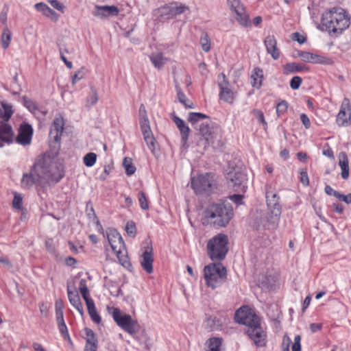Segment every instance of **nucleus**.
Segmentation results:
<instances>
[{
    "label": "nucleus",
    "instance_id": "1",
    "mask_svg": "<svg viewBox=\"0 0 351 351\" xmlns=\"http://www.w3.org/2000/svg\"><path fill=\"white\" fill-rule=\"evenodd\" d=\"M64 176L63 165L49 156L38 157L29 173H24L21 186L27 189L34 184L41 185L45 180L49 184H56Z\"/></svg>",
    "mask_w": 351,
    "mask_h": 351
},
{
    "label": "nucleus",
    "instance_id": "2",
    "mask_svg": "<svg viewBox=\"0 0 351 351\" xmlns=\"http://www.w3.org/2000/svg\"><path fill=\"white\" fill-rule=\"evenodd\" d=\"M322 24L330 34L339 35L349 27L350 19L344 9L335 7L322 14Z\"/></svg>",
    "mask_w": 351,
    "mask_h": 351
},
{
    "label": "nucleus",
    "instance_id": "3",
    "mask_svg": "<svg viewBox=\"0 0 351 351\" xmlns=\"http://www.w3.org/2000/svg\"><path fill=\"white\" fill-rule=\"evenodd\" d=\"M234 216L233 209L223 202L212 204L204 212L202 218L204 226L213 224L219 227H226Z\"/></svg>",
    "mask_w": 351,
    "mask_h": 351
},
{
    "label": "nucleus",
    "instance_id": "4",
    "mask_svg": "<svg viewBox=\"0 0 351 351\" xmlns=\"http://www.w3.org/2000/svg\"><path fill=\"white\" fill-rule=\"evenodd\" d=\"M106 237L119 263L126 268L130 267L131 263L128 256V251L119 232L114 228L108 229L106 230Z\"/></svg>",
    "mask_w": 351,
    "mask_h": 351
},
{
    "label": "nucleus",
    "instance_id": "5",
    "mask_svg": "<svg viewBox=\"0 0 351 351\" xmlns=\"http://www.w3.org/2000/svg\"><path fill=\"white\" fill-rule=\"evenodd\" d=\"M227 278V269L221 263H210L204 267V278L207 287L213 289L220 287Z\"/></svg>",
    "mask_w": 351,
    "mask_h": 351
},
{
    "label": "nucleus",
    "instance_id": "6",
    "mask_svg": "<svg viewBox=\"0 0 351 351\" xmlns=\"http://www.w3.org/2000/svg\"><path fill=\"white\" fill-rule=\"evenodd\" d=\"M228 237L219 234L210 239L207 243L208 254L213 261L223 260L228 252Z\"/></svg>",
    "mask_w": 351,
    "mask_h": 351
},
{
    "label": "nucleus",
    "instance_id": "7",
    "mask_svg": "<svg viewBox=\"0 0 351 351\" xmlns=\"http://www.w3.org/2000/svg\"><path fill=\"white\" fill-rule=\"evenodd\" d=\"M191 185L196 194L211 193L216 189L215 175L211 173L199 174L191 178Z\"/></svg>",
    "mask_w": 351,
    "mask_h": 351
},
{
    "label": "nucleus",
    "instance_id": "8",
    "mask_svg": "<svg viewBox=\"0 0 351 351\" xmlns=\"http://www.w3.org/2000/svg\"><path fill=\"white\" fill-rule=\"evenodd\" d=\"M112 314L117 324L128 334L134 335L138 331V322L133 319L130 315L123 314L117 308H113Z\"/></svg>",
    "mask_w": 351,
    "mask_h": 351
},
{
    "label": "nucleus",
    "instance_id": "9",
    "mask_svg": "<svg viewBox=\"0 0 351 351\" xmlns=\"http://www.w3.org/2000/svg\"><path fill=\"white\" fill-rule=\"evenodd\" d=\"M217 80L219 88V99L228 104H233L237 96V92L234 91L232 88L226 75L223 73H221L218 75Z\"/></svg>",
    "mask_w": 351,
    "mask_h": 351
},
{
    "label": "nucleus",
    "instance_id": "10",
    "mask_svg": "<svg viewBox=\"0 0 351 351\" xmlns=\"http://www.w3.org/2000/svg\"><path fill=\"white\" fill-rule=\"evenodd\" d=\"M234 319L237 323L245 325L247 328L261 322L254 310L247 306H243L236 311Z\"/></svg>",
    "mask_w": 351,
    "mask_h": 351
},
{
    "label": "nucleus",
    "instance_id": "11",
    "mask_svg": "<svg viewBox=\"0 0 351 351\" xmlns=\"http://www.w3.org/2000/svg\"><path fill=\"white\" fill-rule=\"evenodd\" d=\"M189 10V7L184 4L178 1H172L169 4H166L159 8L158 9V12L161 16H166L167 19H171Z\"/></svg>",
    "mask_w": 351,
    "mask_h": 351
},
{
    "label": "nucleus",
    "instance_id": "12",
    "mask_svg": "<svg viewBox=\"0 0 351 351\" xmlns=\"http://www.w3.org/2000/svg\"><path fill=\"white\" fill-rule=\"evenodd\" d=\"M335 121L339 127H348L351 125V104L348 98L345 97L343 99Z\"/></svg>",
    "mask_w": 351,
    "mask_h": 351
},
{
    "label": "nucleus",
    "instance_id": "13",
    "mask_svg": "<svg viewBox=\"0 0 351 351\" xmlns=\"http://www.w3.org/2000/svg\"><path fill=\"white\" fill-rule=\"evenodd\" d=\"M246 333L256 346L262 347L265 346L267 333L261 326V322L250 328H247Z\"/></svg>",
    "mask_w": 351,
    "mask_h": 351
},
{
    "label": "nucleus",
    "instance_id": "14",
    "mask_svg": "<svg viewBox=\"0 0 351 351\" xmlns=\"http://www.w3.org/2000/svg\"><path fill=\"white\" fill-rule=\"evenodd\" d=\"M139 124L143 138L152 151L155 149L156 140L150 128L148 117L139 118Z\"/></svg>",
    "mask_w": 351,
    "mask_h": 351
},
{
    "label": "nucleus",
    "instance_id": "15",
    "mask_svg": "<svg viewBox=\"0 0 351 351\" xmlns=\"http://www.w3.org/2000/svg\"><path fill=\"white\" fill-rule=\"evenodd\" d=\"M64 121L61 115L56 116L50 127L49 138L60 145L64 130Z\"/></svg>",
    "mask_w": 351,
    "mask_h": 351
},
{
    "label": "nucleus",
    "instance_id": "16",
    "mask_svg": "<svg viewBox=\"0 0 351 351\" xmlns=\"http://www.w3.org/2000/svg\"><path fill=\"white\" fill-rule=\"evenodd\" d=\"M32 136L33 128L32 125L27 123H23L19 128L16 142L23 146L29 145L32 143Z\"/></svg>",
    "mask_w": 351,
    "mask_h": 351
},
{
    "label": "nucleus",
    "instance_id": "17",
    "mask_svg": "<svg viewBox=\"0 0 351 351\" xmlns=\"http://www.w3.org/2000/svg\"><path fill=\"white\" fill-rule=\"evenodd\" d=\"M298 56L302 61L324 65H330L333 64L331 58L322 56L308 51H300L298 53Z\"/></svg>",
    "mask_w": 351,
    "mask_h": 351
},
{
    "label": "nucleus",
    "instance_id": "18",
    "mask_svg": "<svg viewBox=\"0 0 351 351\" xmlns=\"http://www.w3.org/2000/svg\"><path fill=\"white\" fill-rule=\"evenodd\" d=\"M227 180L234 191H238L245 180V175L240 170L233 169L227 173Z\"/></svg>",
    "mask_w": 351,
    "mask_h": 351
},
{
    "label": "nucleus",
    "instance_id": "19",
    "mask_svg": "<svg viewBox=\"0 0 351 351\" xmlns=\"http://www.w3.org/2000/svg\"><path fill=\"white\" fill-rule=\"evenodd\" d=\"M83 337L86 340V344L84 351H97L98 346V340L94 331L89 328H85L83 330Z\"/></svg>",
    "mask_w": 351,
    "mask_h": 351
},
{
    "label": "nucleus",
    "instance_id": "20",
    "mask_svg": "<svg viewBox=\"0 0 351 351\" xmlns=\"http://www.w3.org/2000/svg\"><path fill=\"white\" fill-rule=\"evenodd\" d=\"M154 254L152 246H147L141 256V265L147 274L153 272Z\"/></svg>",
    "mask_w": 351,
    "mask_h": 351
},
{
    "label": "nucleus",
    "instance_id": "21",
    "mask_svg": "<svg viewBox=\"0 0 351 351\" xmlns=\"http://www.w3.org/2000/svg\"><path fill=\"white\" fill-rule=\"evenodd\" d=\"M264 45L267 52L271 55L274 60H278L280 58V51L278 47L277 40L274 35L266 36L264 40Z\"/></svg>",
    "mask_w": 351,
    "mask_h": 351
},
{
    "label": "nucleus",
    "instance_id": "22",
    "mask_svg": "<svg viewBox=\"0 0 351 351\" xmlns=\"http://www.w3.org/2000/svg\"><path fill=\"white\" fill-rule=\"evenodd\" d=\"M93 15L100 18L116 16L119 13V9L115 5H95Z\"/></svg>",
    "mask_w": 351,
    "mask_h": 351
},
{
    "label": "nucleus",
    "instance_id": "23",
    "mask_svg": "<svg viewBox=\"0 0 351 351\" xmlns=\"http://www.w3.org/2000/svg\"><path fill=\"white\" fill-rule=\"evenodd\" d=\"M14 140L12 126L6 121H0V141L4 143H12Z\"/></svg>",
    "mask_w": 351,
    "mask_h": 351
},
{
    "label": "nucleus",
    "instance_id": "24",
    "mask_svg": "<svg viewBox=\"0 0 351 351\" xmlns=\"http://www.w3.org/2000/svg\"><path fill=\"white\" fill-rule=\"evenodd\" d=\"M199 134L204 137L208 144H213L216 138V133L208 123H202L199 125Z\"/></svg>",
    "mask_w": 351,
    "mask_h": 351
},
{
    "label": "nucleus",
    "instance_id": "25",
    "mask_svg": "<svg viewBox=\"0 0 351 351\" xmlns=\"http://www.w3.org/2000/svg\"><path fill=\"white\" fill-rule=\"evenodd\" d=\"M308 66L302 63L291 62L285 64L282 67V71L285 75L298 73L302 71H308Z\"/></svg>",
    "mask_w": 351,
    "mask_h": 351
},
{
    "label": "nucleus",
    "instance_id": "26",
    "mask_svg": "<svg viewBox=\"0 0 351 351\" xmlns=\"http://www.w3.org/2000/svg\"><path fill=\"white\" fill-rule=\"evenodd\" d=\"M250 78L252 87L256 89L261 88L264 79L263 71L259 67L254 68Z\"/></svg>",
    "mask_w": 351,
    "mask_h": 351
},
{
    "label": "nucleus",
    "instance_id": "27",
    "mask_svg": "<svg viewBox=\"0 0 351 351\" xmlns=\"http://www.w3.org/2000/svg\"><path fill=\"white\" fill-rule=\"evenodd\" d=\"M173 121L176 125V126L178 128L182 140L184 143H186L189 138V136L190 134V129L189 126L184 123V121L179 118L178 117L174 115L173 117Z\"/></svg>",
    "mask_w": 351,
    "mask_h": 351
},
{
    "label": "nucleus",
    "instance_id": "28",
    "mask_svg": "<svg viewBox=\"0 0 351 351\" xmlns=\"http://www.w3.org/2000/svg\"><path fill=\"white\" fill-rule=\"evenodd\" d=\"M234 14L235 19L240 25L247 28L252 26V22L249 14L245 10V8L239 9L237 12H234Z\"/></svg>",
    "mask_w": 351,
    "mask_h": 351
},
{
    "label": "nucleus",
    "instance_id": "29",
    "mask_svg": "<svg viewBox=\"0 0 351 351\" xmlns=\"http://www.w3.org/2000/svg\"><path fill=\"white\" fill-rule=\"evenodd\" d=\"M339 165L341 169V178L346 180L349 177V161L345 152H341L339 156Z\"/></svg>",
    "mask_w": 351,
    "mask_h": 351
},
{
    "label": "nucleus",
    "instance_id": "30",
    "mask_svg": "<svg viewBox=\"0 0 351 351\" xmlns=\"http://www.w3.org/2000/svg\"><path fill=\"white\" fill-rule=\"evenodd\" d=\"M85 302L87 306L88 313L92 321L97 324H99L101 322V317L99 315V313L97 312L93 300H89L88 301H86Z\"/></svg>",
    "mask_w": 351,
    "mask_h": 351
},
{
    "label": "nucleus",
    "instance_id": "31",
    "mask_svg": "<svg viewBox=\"0 0 351 351\" xmlns=\"http://www.w3.org/2000/svg\"><path fill=\"white\" fill-rule=\"evenodd\" d=\"M149 59L154 67L158 69H162L168 61V58L162 53H153L149 56Z\"/></svg>",
    "mask_w": 351,
    "mask_h": 351
},
{
    "label": "nucleus",
    "instance_id": "32",
    "mask_svg": "<svg viewBox=\"0 0 351 351\" xmlns=\"http://www.w3.org/2000/svg\"><path fill=\"white\" fill-rule=\"evenodd\" d=\"M68 299L71 304L78 311V313L83 316L84 315V307L81 302L80 295L78 293H71L68 295Z\"/></svg>",
    "mask_w": 351,
    "mask_h": 351
},
{
    "label": "nucleus",
    "instance_id": "33",
    "mask_svg": "<svg viewBox=\"0 0 351 351\" xmlns=\"http://www.w3.org/2000/svg\"><path fill=\"white\" fill-rule=\"evenodd\" d=\"M176 89L177 91V97L179 101L186 108H193L194 104L192 101L189 100L185 95V94L181 90V88L179 86H176Z\"/></svg>",
    "mask_w": 351,
    "mask_h": 351
},
{
    "label": "nucleus",
    "instance_id": "34",
    "mask_svg": "<svg viewBox=\"0 0 351 351\" xmlns=\"http://www.w3.org/2000/svg\"><path fill=\"white\" fill-rule=\"evenodd\" d=\"M79 291L85 302L89 300H92L90 296L89 290L88 289L87 281L85 278H82L80 280Z\"/></svg>",
    "mask_w": 351,
    "mask_h": 351
},
{
    "label": "nucleus",
    "instance_id": "35",
    "mask_svg": "<svg viewBox=\"0 0 351 351\" xmlns=\"http://www.w3.org/2000/svg\"><path fill=\"white\" fill-rule=\"evenodd\" d=\"M11 39H12L11 32L8 28V27H4L2 34H1V45L4 49H6L8 48V47L10 44V42H11Z\"/></svg>",
    "mask_w": 351,
    "mask_h": 351
},
{
    "label": "nucleus",
    "instance_id": "36",
    "mask_svg": "<svg viewBox=\"0 0 351 351\" xmlns=\"http://www.w3.org/2000/svg\"><path fill=\"white\" fill-rule=\"evenodd\" d=\"M222 344V339L219 337H212L208 341V350L213 351H220Z\"/></svg>",
    "mask_w": 351,
    "mask_h": 351
},
{
    "label": "nucleus",
    "instance_id": "37",
    "mask_svg": "<svg viewBox=\"0 0 351 351\" xmlns=\"http://www.w3.org/2000/svg\"><path fill=\"white\" fill-rule=\"evenodd\" d=\"M123 165L125 167V173L128 176H131L135 173L136 167L132 164V160L130 158H125L123 159Z\"/></svg>",
    "mask_w": 351,
    "mask_h": 351
},
{
    "label": "nucleus",
    "instance_id": "38",
    "mask_svg": "<svg viewBox=\"0 0 351 351\" xmlns=\"http://www.w3.org/2000/svg\"><path fill=\"white\" fill-rule=\"evenodd\" d=\"M207 118H208L207 115L201 112H190L188 120L192 125H194L198 121Z\"/></svg>",
    "mask_w": 351,
    "mask_h": 351
},
{
    "label": "nucleus",
    "instance_id": "39",
    "mask_svg": "<svg viewBox=\"0 0 351 351\" xmlns=\"http://www.w3.org/2000/svg\"><path fill=\"white\" fill-rule=\"evenodd\" d=\"M96 160L97 155L93 152L86 154L83 158L84 163L88 167H93L95 164Z\"/></svg>",
    "mask_w": 351,
    "mask_h": 351
},
{
    "label": "nucleus",
    "instance_id": "40",
    "mask_svg": "<svg viewBox=\"0 0 351 351\" xmlns=\"http://www.w3.org/2000/svg\"><path fill=\"white\" fill-rule=\"evenodd\" d=\"M200 44L203 51L208 52L210 50V40L208 35L205 33L200 38Z\"/></svg>",
    "mask_w": 351,
    "mask_h": 351
},
{
    "label": "nucleus",
    "instance_id": "41",
    "mask_svg": "<svg viewBox=\"0 0 351 351\" xmlns=\"http://www.w3.org/2000/svg\"><path fill=\"white\" fill-rule=\"evenodd\" d=\"M59 331L65 340L71 341L65 322L57 324Z\"/></svg>",
    "mask_w": 351,
    "mask_h": 351
},
{
    "label": "nucleus",
    "instance_id": "42",
    "mask_svg": "<svg viewBox=\"0 0 351 351\" xmlns=\"http://www.w3.org/2000/svg\"><path fill=\"white\" fill-rule=\"evenodd\" d=\"M138 202H139L141 208L143 210H148L149 208V203H148L147 197L145 195V193L143 191H140L138 193Z\"/></svg>",
    "mask_w": 351,
    "mask_h": 351
},
{
    "label": "nucleus",
    "instance_id": "43",
    "mask_svg": "<svg viewBox=\"0 0 351 351\" xmlns=\"http://www.w3.org/2000/svg\"><path fill=\"white\" fill-rule=\"evenodd\" d=\"M228 4L232 12L234 13L240 9H243L244 5L241 3L240 0H227Z\"/></svg>",
    "mask_w": 351,
    "mask_h": 351
},
{
    "label": "nucleus",
    "instance_id": "44",
    "mask_svg": "<svg viewBox=\"0 0 351 351\" xmlns=\"http://www.w3.org/2000/svg\"><path fill=\"white\" fill-rule=\"evenodd\" d=\"M125 231L127 234L132 237H134L136 236V227L135 223L133 221H129L127 222L125 226Z\"/></svg>",
    "mask_w": 351,
    "mask_h": 351
},
{
    "label": "nucleus",
    "instance_id": "45",
    "mask_svg": "<svg viewBox=\"0 0 351 351\" xmlns=\"http://www.w3.org/2000/svg\"><path fill=\"white\" fill-rule=\"evenodd\" d=\"M24 106L32 112H35L38 108L34 101L27 97H23Z\"/></svg>",
    "mask_w": 351,
    "mask_h": 351
},
{
    "label": "nucleus",
    "instance_id": "46",
    "mask_svg": "<svg viewBox=\"0 0 351 351\" xmlns=\"http://www.w3.org/2000/svg\"><path fill=\"white\" fill-rule=\"evenodd\" d=\"M288 108V103L282 100V101L279 102L276 106V113L278 116H281L284 114Z\"/></svg>",
    "mask_w": 351,
    "mask_h": 351
},
{
    "label": "nucleus",
    "instance_id": "47",
    "mask_svg": "<svg viewBox=\"0 0 351 351\" xmlns=\"http://www.w3.org/2000/svg\"><path fill=\"white\" fill-rule=\"evenodd\" d=\"M22 204L23 197L21 195L15 193L12 201V206L17 210H21L22 208Z\"/></svg>",
    "mask_w": 351,
    "mask_h": 351
},
{
    "label": "nucleus",
    "instance_id": "48",
    "mask_svg": "<svg viewBox=\"0 0 351 351\" xmlns=\"http://www.w3.org/2000/svg\"><path fill=\"white\" fill-rule=\"evenodd\" d=\"M300 180L304 186L309 185V178L306 169H303L300 171Z\"/></svg>",
    "mask_w": 351,
    "mask_h": 351
},
{
    "label": "nucleus",
    "instance_id": "49",
    "mask_svg": "<svg viewBox=\"0 0 351 351\" xmlns=\"http://www.w3.org/2000/svg\"><path fill=\"white\" fill-rule=\"evenodd\" d=\"M302 82V79L300 76H294L290 81V87L293 90H297L300 88Z\"/></svg>",
    "mask_w": 351,
    "mask_h": 351
},
{
    "label": "nucleus",
    "instance_id": "50",
    "mask_svg": "<svg viewBox=\"0 0 351 351\" xmlns=\"http://www.w3.org/2000/svg\"><path fill=\"white\" fill-rule=\"evenodd\" d=\"M291 342L292 341L291 338L287 335H285L282 337V341L281 345L282 351H290L289 347Z\"/></svg>",
    "mask_w": 351,
    "mask_h": 351
},
{
    "label": "nucleus",
    "instance_id": "51",
    "mask_svg": "<svg viewBox=\"0 0 351 351\" xmlns=\"http://www.w3.org/2000/svg\"><path fill=\"white\" fill-rule=\"evenodd\" d=\"M292 351H301V337L298 335L294 338V341L291 346Z\"/></svg>",
    "mask_w": 351,
    "mask_h": 351
},
{
    "label": "nucleus",
    "instance_id": "52",
    "mask_svg": "<svg viewBox=\"0 0 351 351\" xmlns=\"http://www.w3.org/2000/svg\"><path fill=\"white\" fill-rule=\"evenodd\" d=\"M44 15L53 21H57L59 19V15L49 7L46 10Z\"/></svg>",
    "mask_w": 351,
    "mask_h": 351
},
{
    "label": "nucleus",
    "instance_id": "53",
    "mask_svg": "<svg viewBox=\"0 0 351 351\" xmlns=\"http://www.w3.org/2000/svg\"><path fill=\"white\" fill-rule=\"evenodd\" d=\"M253 114H254V116L256 117V118L260 123H261L263 125H267V123L265 121L263 112L261 110H258V109H254L253 110Z\"/></svg>",
    "mask_w": 351,
    "mask_h": 351
},
{
    "label": "nucleus",
    "instance_id": "54",
    "mask_svg": "<svg viewBox=\"0 0 351 351\" xmlns=\"http://www.w3.org/2000/svg\"><path fill=\"white\" fill-rule=\"evenodd\" d=\"M84 73L83 71V69H81L77 71L72 77L73 84H75L77 81L84 78Z\"/></svg>",
    "mask_w": 351,
    "mask_h": 351
},
{
    "label": "nucleus",
    "instance_id": "55",
    "mask_svg": "<svg viewBox=\"0 0 351 351\" xmlns=\"http://www.w3.org/2000/svg\"><path fill=\"white\" fill-rule=\"evenodd\" d=\"M208 322H212V324H211V327L213 330H217V329H219L221 328V327L222 326V322L221 319L217 318V317H214L213 319H208Z\"/></svg>",
    "mask_w": 351,
    "mask_h": 351
},
{
    "label": "nucleus",
    "instance_id": "56",
    "mask_svg": "<svg viewBox=\"0 0 351 351\" xmlns=\"http://www.w3.org/2000/svg\"><path fill=\"white\" fill-rule=\"evenodd\" d=\"M300 120L306 129L310 128L311 121L306 114L302 113L300 114Z\"/></svg>",
    "mask_w": 351,
    "mask_h": 351
},
{
    "label": "nucleus",
    "instance_id": "57",
    "mask_svg": "<svg viewBox=\"0 0 351 351\" xmlns=\"http://www.w3.org/2000/svg\"><path fill=\"white\" fill-rule=\"evenodd\" d=\"M292 38L300 44H303L306 41V38L298 32L293 33L292 35Z\"/></svg>",
    "mask_w": 351,
    "mask_h": 351
},
{
    "label": "nucleus",
    "instance_id": "58",
    "mask_svg": "<svg viewBox=\"0 0 351 351\" xmlns=\"http://www.w3.org/2000/svg\"><path fill=\"white\" fill-rule=\"evenodd\" d=\"M229 198L234 203L239 205V204H242V200H243V196L242 195H239V194H234V195H230L229 197Z\"/></svg>",
    "mask_w": 351,
    "mask_h": 351
},
{
    "label": "nucleus",
    "instance_id": "59",
    "mask_svg": "<svg viewBox=\"0 0 351 351\" xmlns=\"http://www.w3.org/2000/svg\"><path fill=\"white\" fill-rule=\"evenodd\" d=\"M325 193L328 195H332L337 198L339 192L335 191L330 185H326L324 189Z\"/></svg>",
    "mask_w": 351,
    "mask_h": 351
},
{
    "label": "nucleus",
    "instance_id": "60",
    "mask_svg": "<svg viewBox=\"0 0 351 351\" xmlns=\"http://www.w3.org/2000/svg\"><path fill=\"white\" fill-rule=\"evenodd\" d=\"M8 12V8L5 7L1 12L0 13V22L4 25H6L7 23V16Z\"/></svg>",
    "mask_w": 351,
    "mask_h": 351
},
{
    "label": "nucleus",
    "instance_id": "61",
    "mask_svg": "<svg viewBox=\"0 0 351 351\" xmlns=\"http://www.w3.org/2000/svg\"><path fill=\"white\" fill-rule=\"evenodd\" d=\"M49 6L44 3H38L35 5L36 10L41 12L43 15L45 14L46 10H47Z\"/></svg>",
    "mask_w": 351,
    "mask_h": 351
},
{
    "label": "nucleus",
    "instance_id": "62",
    "mask_svg": "<svg viewBox=\"0 0 351 351\" xmlns=\"http://www.w3.org/2000/svg\"><path fill=\"white\" fill-rule=\"evenodd\" d=\"M49 6L44 3H38L35 5L36 10L41 12L43 15L45 14L46 10H47Z\"/></svg>",
    "mask_w": 351,
    "mask_h": 351
},
{
    "label": "nucleus",
    "instance_id": "63",
    "mask_svg": "<svg viewBox=\"0 0 351 351\" xmlns=\"http://www.w3.org/2000/svg\"><path fill=\"white\" fill-rule=\"evenodd\" d=\"M49 3L56 10L61 11L62 12H64V5L58 0H51Z\"/></svg>",
    "mask_w": 351,
    "mask_h": 351
},
{
    "label": "nucleus",
    "instance_id": "64",
    "mask_svg": "<svg viewBox=\"0 0 351 351\" xmlns=\"http://www.w3.org/2000/svg\"><path fill=\"white\" fill-rule=\"evenodd\" d=\"M337 199L347 204H351V193L346 195L339 193Z\"/></svg>",
    "mask_w": 351,
    "mask_h": 351
}]
</instances>
